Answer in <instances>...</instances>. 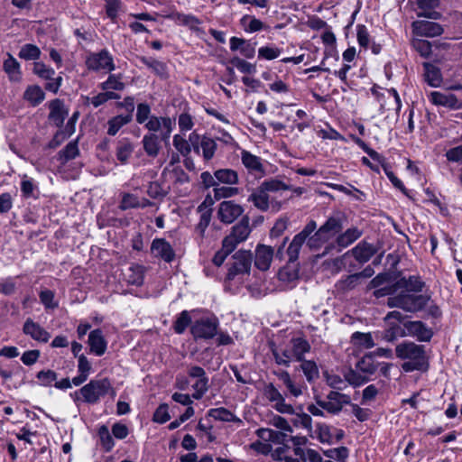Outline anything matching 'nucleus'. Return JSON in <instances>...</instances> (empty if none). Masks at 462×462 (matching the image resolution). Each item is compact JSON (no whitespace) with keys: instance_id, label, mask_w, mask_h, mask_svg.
<instances>
[{"instance_id":"nucleus-1","label":"nucleus","mask_w":462,"mask_h":462,"mask_svg":"<svg viewBox=\"0 0 462 462\" xmlns=\"http://www.w3.org/2000/svg\"><path fill=\"white\" fill-rule=\"evenodd\" d=\"M395 355L404 360L402 369L405 373L413 371L426 372L430 367L425 346L411 341H403L395 347Z\"/></svg>"},{"instance_id":"nucleus-2","label":"nucleus","mask_w":462,"mask_h":462,"mask_svg":"<svg viewBox=\"0 0 462 462\" xmlns=\"http://www.w3.org/2000/svg\"><path fill=\"white\" fill-rule=\"evenodd\" d=\"M343 229V218L340 216H333L315 230L307 241V246L310 250H318L326 243L339 234Z\"/></svg>"},{"instance_id":"nucleus-3","label":"nucleus","mask_w":462,"mask_h":462,"mask_svg":"<svg viewBox=\"0 0 462 462\" xmlns=\"http://www.w3.org/2000/svg\"><path fill=\"white\" fill-rule=\"evenodd\" d=\"M430 297L423 294H413L405 291L390 296L387 299V305L390 308H399L407 312H418L429 302Z\"/></svg>"},{"instance_id":"nucleus-4","label":"nucleus","mask_w":462,"mask_h":462,"mask_svg":"<svg viewBox=\"0 0 462 462\" xmlns=\"http://www.w3.org/2000/svg\"><path fill=\"white\" fill-rule=\"evenodd\" d=\"M253 262V254L247 250H238L231 258L228 263L226 280L233 281L237 276L249 274Z\"/></svg>"},{"instance_id":"nucleus-5","label":"nucleus","mask_w":462,"mask_h":462,"mask_svg":"<svg viewBox=\"0 0 462 462\" xmlns=\"http://www.w3.org/2000/svg\"><path fill=\"white\" fill-rule=\"evenodd\" d=\"M111 382L107 378L91 380L80 388L79 393L85 402L97 403L101 397L108 394Z\"/></svg>"},{"instance_id":"nucleus-6","label":"nucleus","mask_w":462,"mask_h":462,"mask_svg":"<svg viewBox=\"0 0 462 462\" xmlns=\"http://www.w3.org/2000/svg\"><path fill=\"white\" fill-rule=\"evenodd\" d=\"M317 229V223L315 220H310L303 229L294 236L292 241L289 245L286 254L289 257V263H295L300 252V249L304 243L307 244V241L310 236Z\"/></svg>"},{"instance_id":"nucleus-7","label":"nucleus","mask_w":462,"mask_h":462,"mask_svg":"<svg viewBox=\"0 0 462 462\" xmlns=\"http://www.w3.org/2000/svg\"><path fill=\"white\" fill-rule=\"evenodd\" d=\"M317 404L328 413L336 415L342 411L344 405L351 404L349 395L337 391H330L326 400L317 399Z\"/></svg>"},{"instance_id":"nucleus-8","label":"nucleus","mask_w":462,"mask_h":462,"mask_svg":"<svg viewBox=\"0 0 462 462\" xmlns=\"http://www.w3.org/2000/svg\"><path fill=\"white\" fill-rule=\"evenodd\" d=\"M175 125L174 121L167 116H152L145 123L144 127L150 132L156 134L160 132L161 140L168 143Z\"/></svg>"},{"instance_id":"nucleus-9","label":"nucleus","mask_w":462,"mask_h":462,"mask_svg":"<svg viewBox=\"0 0 462 462\" xmlns=\"http://www.w3.org/2000/svg\"><path fill=\"white\" fill-rule=\"evenodd\" d=\"M86 66L89 70L94 71L115 69L113 57L105 49L99 52L90 53L86 59Z\"/></svg>"},{"instance_id":"nucleus-10","label":"nucleus","mask_w":462,"mask_h":462,"mask_svg":"<svg viewBox=\"0 0 462 462\" xmlns=\"http://www.w3.org/2000/svg\"><path fill=\"white\" fill-rule=\"evenodd\" d=\"M217 319L202 318L195 321L190 331L195 338L209 339L217 335Z\"/></svg>"},{"instance_id":"nucleus-11","label":"nucleus","mask_w":462,"mask_h":462,"mask_svg":"<svg viewBox=\"0 0 462 462\" xmlns=\"http://www.w3.org/2000/svg\"><path fill=\"white\" fill-rule=\"evenodd\" d=\"M249 217L244 216L242 219L232 227L231 233L223 241L230 246L236 248L237 245L245 241L250 235Z\"/></svg>"},{"instance_id":"nucleus-12","label":"nucleus","mask_w":462,"mask_h":462,"mask_svg":"<svg viewBox=\"0 0 462 462\" xmlns=\"http://www.w3.org/2000/svg\"><path fill=\"white\" fill-rule=\"evenodd\" d=\"M244 208L234 200H224L218 205L217 218L224 224H232L243 215Z\"/></svg>"},{"instance_id":"nucleus-13","label":"nucleus","mask_w":462,"mask_h":462,"mask_svg":"<svg viewBox=\"0 0 462 462\" xmlns=\"http://www.w3.org/2000/svg\"><path fill=\"white\" fill-rule=\"evenodd\" d=\"M403 327L406 336L416 337L420 342H429L433 337L432 329L422 321H406L403 323Z\"/></svg>"},{"instance_id":"nucleus-14","label":"nucleus","mask_w":462,"mask_h":462,"mask_svg":"<svg viewBox=\"0 0 462 462\" xmlns=\"http://www.w3.org/2000/svg\"><path fill=\"white\" fill-rule=\"evenodd\" d=\"M377 248L365 241L358 243L354 248L347 251L342 259H346L347 256L352 255L359 263H365L368 262L375 254Z\"/></svg>"},{"instance_id":"nucleus-15","label":"nucleus","mask_w":462,"mask_h":462,"mask_svg":"<svg viewBox=\"0 0 462 462\" xmlns=\"http://www.w3.org/2000/svg\"><path fill=\"white\" fill-rule=\"evenodd\" d=\"M413 33L421 37H437L443 33V27L435 22L418 20L411 23Z\"/></svg>"},{"instance_id":"nucleus-16","label":"nucleus","mask_w":462,"mask_h":462,"mask_svg":"<svg viewBox=\"0 0 462 462\" xmlns=\"http://www.w3.org/2000/svg\"><path fill=\"white\" fill-rule=\"evenodd\" d=\"M23 332L24 335L29 336L32 339L40 343H47L51 338V334L31 318H28L24 321Z\"/></svg>"},{"instance_id":"nucleus-17","label":"nucleus","mask_w":462,"mask_h":462,"mask_svg":"<svg viewBox=\"0 0 462 462\" xmlns=\"http://www.w3.org/2000/svg\"><path fill=\"white\" fill-rule=\"evenodd\" d=\"M152 254L166 263H171L175 258V252L171 244L164 238H155L151 245Z\"/></svg>"},{"instance_id":"nucleus-18","label":"nucleus","mask_w":462,"mask_h":462,"mask_svg":"<svg viewBox=\"0 0 462 462\" xmlns=\"http://www.w3.org/2000/svg\"><path fill=\"white\" fill-rule=\"evenodd\" d=\"M273 258V249L270 245H258L255 249L254 265L261 271L270 268Z\"/></svg>"},{"instance_id":"nucleus-19","label":"nucleus","mask_w":462,"mask_h":462,"mask_svg":"<svg viewBox=\"0 0 462 462\" xmlns=\"http://www.w3.org/2000/svg\"><path fill=\"white\" fill-rule=\"evenodd\" d=\"M241 161L243 165L250 173H254L259 177H263L265 174L260 157L251 153L248 151L243 150L241 152Z\"/></svg>"},{"instance_id":"nucleus-20","label":"nucleus","mask_w":462,"mask_h":462,"mask_svg":"<svg viewBox=\"0 0 462 462\" xmlns=\"http://www.w3.org/2000/svg\"><path fill=\"white\" fill-rule=\"evenodd\" d=\"M416 4L420 9L417 13L418 17H424L432 20H439L442 17V14L435 11L434 9L439 5V0H415Z\"/></svg>"},{"instance_id":"nucleus-21","label":"nucleus","mask_w":462,"mask_h":462,"mask_svg":"<svg viewBox=\"0 0 462 462\" xmlns=\"http://www.w3.org/2000/svg\"><path fill=\"white\" fill-rule=\"evenodd\" d=\"M50 110L49 119L55 126L60 127L68 116V110L65 108L63 102L60 99L52 100L50 103Z\"/></svg>"},{"instance_id":"nucleus-22","label":"nucleus","mask_w":462,"mask_h":462,"mask_svg":"<svg viewBox=\"0 0 462 462\" xmlns=\"http://www.w3.org/2000/svg\"><path fill=\"white\" fill-rule=\"evenodd\" d=\"M160 134L154 133H148L143 137V147L145 153L152 158H155L158 156L160 150L162 148Z\"/></svg>"},{"instance_id":"nucleus-23","label":"nucleus","mask_w":462,"mask_h":462,"mask_svg":"<svg viewBox=\"0 0 462 462\" xmlns=\"http://www.w3.org/2000/svg\"><path fill=\"white\" fill-rule=\"evenodd\" d=\"M88 343L91 352H93L97 356L105 354L106 350V341L101 329L97 328L92 330L88 335Z\"/></svg>"},{"instance_id":"nucleus-24","label":"nucleus","mask_w":462,"mask_h":462,"mask_svg":"<svg viewBox=\"0 0 462 462\" xmlns=\"http://www.w3.org/2000/svg\"><path fill=\"white\" fill-rule=\"evenodd\" d=\"M230 50L232 51H239L240 53L247 59L254 58L255 54V47L254 43L236 36L230 39Z\"/></svg>"},{"instance_id":"nucleus-25","label":"nucleus","mask_w":462,"mask_h":462,"mask_svg":"<svg viewBox=\"0 0 462 462\" xmlns=\"http://www.w3.org/2000/svg\"><path fill=\"white\" fill-rule=\"evenodd\" d=\"M290 346L292 350V356L295 361H303L305 354L311 349L310 344L302 337H292L290 340Z\"/></svg>"},{"instance_id":"nucleus-26","label":"nucleus","mask_w":462,"mask_h":462,"mask_svg":"<svg viewBox=\"0 0 462 462\" xmlns=\"http://www.w3.org/2000/svg\"><path fill=\"white\" fill-rule=\"evenodd\" d=\"M138 60L161 79H166L168 77L167 65L164 62L145 56L138 57Z\"/></svg>"},{"instance_id":"nucleus-27","label":"nucleus","mask_w":462,"mask_h":462,"mask_svg":"<svg viewBox=\"0 0 462 462\" xmlns=\"http://www.w3.org/2000/svg\"><path fill=\"white\" fill-rule=\"evenodd\" d=\"M430 100L435 105L449 108H458L460 106L457 98L453 94H443L434 91L430 94Z\"/></svg>"},{"instance_id":"nucleus-28","label":"nucleus","mask_w":462,"mask_h":462,"mask_svg":"<svg viewBox=\"0 0 462 462\" xmlns=\"http://www.w3.org/2000/svg\"><path fill=\"white\" fill-rule=\"evenodd\" d=\"M361 236V230L357 227H351L337 236L336 244L339 248H346L356 241Z\"/></svg>"},{"instance_id":"nucleus-29","label":"nucleus","mask_w":462,"mask_h":462,"mask_svg":"<svg viewBox=\"0 0 462 462\" xmlns=\"http://www.w3.org/2000/svg\"><path fill=\"white\" fill-rule=\"evenodd\" d=\"M248 201L253 202L254 206L262 211H266L269 208V196L263 189L259 186L248 197Z\"/></svg>"},{"instance_id":"nucleus-30","label":"nucleus","mask_w":462,"mask_h":462,"mask_svg":"<svg viewBox=\"0 0 462 462\" xmlns=\"http://www.w3.org/2000/svg\"><path fill=\"white\" fill-rule=\"evenodd\" d=\"M424 77L427 83L434 88L440 86L442 82V76L440 69L431 63L424 62Z\"/></svg>"},{"instance_id":"nucleus-31","label":"nucleus","mask_w":462,"mask_h":462,"mask_svg":"<svg viewBox=\"0 0 462 462\" xmlns=\"http://www.w3.org/2000/svg\"><path fill=\"white\" fill-rule=\"evenodd\" d=\"M271 352L275 360V363L279 365H284L289 367L291 361L294 360L292 356L291 347L285 349H279L274 344L271 346Z\"/></svg>"},{"instance_id":"nucleus-32","label":"nucleus","mask_w":462,"mask_h":462,"mask_svg":"<svg viewBox=\"0 0 462 462\" xmlns=\"http://www.w3.org/2000/svg\"><path fill=\"white\" fill-rule=\"evenodd\" d=\"M7 56V59L4 61V70L10 80L19 81L21 79L20 64L10 53Z\"/></svg>"},{"instance_id":"nucleus-33","label":"nucleus","mask_w":462,"mask_h":462,"mask_svg":"<svg viewBox=\"0 0 462 462\" xmlns=\"http://www.w3.org/2000/svg\"><path fill=\"white\" fill-rule=\"evenodd\" d=\"M133 119L132 115H118L110 118L107 122V134L114 136L125 125L129 124Z\"/></svg>"},{"instance_id":"nucleus-34","label":"nucleus","mask_w":462,"mask_h":462,"mask_svg":"<svg viewBox=\"0 0 462 462\" xmlns=\"http://www.w3.org/2000/svg\"><path fill=\"white\" fill-rule=\"evenodd\" d=\"M168 17L181 25L189 26L192 30H197L199 24H200L199 19L193 14L173 12Z\"/></svg>"},{"instance_id":"nucleus-35","label":"nucleus","mask_w":462,"mask_h":462,"mask_svg":"<svg viewBox=\"0 0 462 462\" xmlns=\"http://www.w3.org/2000/svg\"><path fill=\"white\" fill-rule=\"evenodd\" d=\"M398 286L401 288H405L408 292H421L424 287V282L420 279L419 276H410L409 278H402L397 282Z\"/></svg>"},{"instance_id":"nucleus-36","label":"nucleus","mask_w":462,"mask_h":462,"mask_svg":"<svg viewBox=\"0 0 462 462\" xmlns=\"http://www.w3.org/2000/svg\"><path fill=\"white\" fill-rule=\"evenodd\" d=\"M134 151V144L129 139H122L116 147V159L123 164L126 163Z\"/></svg>"},{"instance_id":"nucleus-37","label":"nucleus","mask_w":462,"mask_h":462,"mask_svg":"<svg viewBox=\"0 0 462 462\" xmlns=\"http://www.w3.org/2000/svg\"><path fill=\"white\" fill-rule=\"evenodd\" d=\"M300 362V368L309 383H312L319 377V367L315 361L303 359Z\"/></svg>"},{"instance_id":"nucleus-38","label":"nucleus","mask_w":462,"mask_h":462,"mask_svg":"<svg viewBox=\"0 0 462 462\" xmlns=\"http://www.w3.org/2000/svg\"><path fill=\"white\" fill-rule=\"evenodd\" d=\"M198 211L200 213V218L196 226V229L198 232H199L200 236H203L207 227L210 223L212 209L207 208L206 201H204L198 207Z\"/></svg>"},{"instance_id":"nucleus-39","label":"nucleus","mask_w":462,"mask_h":462,"mask_svg":"<svg viewBox=\"0 0 462 462\" xmlns=\"http://www.w3.org/2000/svg\"><path fill=\"white\" fill-rule=\"evenodd\" d=\"M208 415L220 421L242 422L238 417L224 407L210 409Z\"/></svg>"},{"instance_id":"nucleus-40","label":"nucleus","mask_w":462,"mask_h":462,"mask_svg":"<svg viewBox=\"0 0 462 462\" xmlns=\"http://www.w3.org/2000/svg\"><path fill=\"white\" fill-rule=\"evenodd\" d=\"M215 177L217 184L223 183L227 185H235L238 183V174L231 169H220L215 171Z\"/></svg>"},{"instance_id":"nucleus-41","label":"nucleus","mask_w":462,"mask_h":462,"mask_svg":"<svg viewBox=\"0 0 462 462\" xmlns=\"http://www.w3.org/2000/svg\"><path fill=\"white\" fill-rule=\"evenodd\" d=\"M360 282V274L354 273L347 275L346 278L339 280L335 287L340 292H346L354 290Z\"/></svg>"},{"instance_id":"nucleus-42","label":"nucleus","mask_w":462,"mask_h":462,"mask_svg":"<svg viewBox=\"0 0 462 462\" xmlns=\"http://www.w3.org/2000/svg\"><path fill=\"white\" fill-rule=\"evenodd\" d=\"M144 269L142 265L134 264L129 267L126 274L128 283L135 286H141L143 283Z\"/></svg>"},{"instance_id":"nucleus-43","label":"nucleus","mask_w":462,"mask_h":462,"mask_svg":"<svg viewBox=\"0 0 462 462\" xmlns=\"http://www.w3.org/2000/svg\"><path fill=\"white\" fill-rule=\"evenodd\" d=\"M377 365L374 361V354L369 353L365 355L357 363H356V369H358L360 372L367 374H373L375 373L377 369Z\"/></svg>"},{"instance_id":"nucleus-44","label":"nucleus","mask_w":462,"mask_h":462,"mask_svg":"<svg viewBox=\"0 0 462 462\" xmlns=\"http://www.w3.org/2000/svg\"><path fill=\"white\" fill-rule=\"evenodd\" d=\"M45 94L39 86H30L23 94V98L35 106L44 99Z\"/></svg>"},{"instance_id":"nucleus-45","label":"nucleus","mask_w":462,"mask_h":462,"mask_svg":"<svg viewBox=\"0 0 462 462\" xmlns=\"http://www.w3.org/2000/svg\"><path fill=\"white\" fill-rule=\"evenodd\" d=\"M79 154L77 141L69 142L64 149L60 150L58 153L59 160L61 163H65L72 159H75Z\"/></svg>"},{"instance_id":"nucleus-46","label":"nucleus","mask_w":462,"mask_h":462,"mask_svg":"<svg viewBox=\"0 0 462 462\" xmlns=\"http://www.w3.org/2000/svg\"><path fill=\"white\" fill-rule=\"evenodd\" d=\"M351 342L357 346L369 349L374 346V339L370 333L355 332L351 336Z\"/></svg>"},{"instance_id":"nucleus-47","label":"nucleus","mask_w":462,"mask_h":462,"mask_svg":"<svg viewBox=\"0 0 462 462\" xmlns=\"http://www.w3.org/2000/svg\"><path fill=\"white\" fill-rule=\"evenodd\" d=\"M200 148L202 149L203 158L206 161H209L214 157L217 143L213 139L208 136H203L200 142Z\"/></svg>"},{"instance_id":"nucleus-48","label":"nucleus","mask_w":462,"mask_h":462,"mask_svg":"<svg viewBox=\"0 0 462 462\" xmlns=\"http://www.w3.org/2000/svg\"><path fill=\"white\" fill-rule=\"evenodd\" d=\"M323 377L326 383L334 389V391H342L346 388L344 380L337 374H330L328 371L323 372Z\"/></svg>"},{"instance_id":"nucleus-49","label":"nucleus","mask_w":462,"mask_h":462,"mask_svg":"<svg viewBox=\"0 0 462 462\" xmlns=\"http://www.w3.org/2000/svg\"><path fill=\"white\" fill-rule=\"evenodd\" d=\"M406 337L405 328H402L398 324H394L387 328L383 335V338L387 342H393L398 337Z\"/></svg>"},{"instance_id":"nucleus-50","label":"nucleus","mask_w":462,"mask_h":462,"mask_svg":"<svg viewBox=\"0 0 462 462\" xmlns=\"http://www.w3.org/2000/svg\"><path fill=\"white\" fill-rule=\"evenodd\" d=\"M345 380L352 386L358 387L369 381V377L357 373L353 369H349L344 375Z\"/></svg>"},{"instance_id":"nucleus-51","label":"nucleus","mask_w":462,"mask_h":462,"mask_svg":"<svg viewBox=\"0 0 462 462\" xmlns=\"http://www.w3.org/2000/svg\"><path fill=\"white\" fill-rule=\"evenodd\" d=\"M191 323V318L189 311L183 310L173 324V328L177 334H182Z\"/></svg>"},{"instance_id":"nucleus-52","label":"nucleus","mask_w":462,"mask_h":462,"mask_svg":"<svg viewBox=\"0 0 462 462\" xmlns=\"http://www.w3.org/2000/svg\"><path fill=\"white\" fill-rule=\"evenodd\" d=\"M40 55V49L33 44H25L21 48L19 51V57L26 60H37L39 59Z\"/></svg>"},{"instance_id":"nucleus-53","label":"nucleus","mask_w":462,"mask_h":462,"mask_svg":"<svg viewBox=\"0 0 462 462\" xmlns=\"http://www.w3.org/2000/svg\"><path fill=\"white\" fill-rule=\"evenodd\" d=\"M260 186L267 193L290 189L289 186H287L284 182H282L279 180H276V179L266 180L263 182H262V184Z\"/></svg>"},{"instance_id":"nucleus-54","label":"nucleus","mask_w":462,"mask_h":462,"mask_svg":"<svg viewBox=\"0 0 462 462\" xmlns=\"http://www.w3.org/2000/svg\"><path fill=\"white\" fill-rule=\"evenodd\" d=\"M98 436L100 438V442L103 447V448L108 452L110 451L114 445V439L112 438V435L110 434L108 428L106 426H101L98 430Z\"/></svg>"},{"instance_id":"nucleus-55","label":"nucleus","mask_w":462,"mask_h":462,"mask_svg":"<svg viewBox=\"0 0 462 462\" xmlns=\"http://www.w3.org/2000/svg\"><path fill=\"white\" fill-rule=\"evenodd\" d=\"M238 191L239 189L235 187H219L218 185L213 189L216 200L234 197L238 194Z\"/></svg>"},{"instance_id":"nucleus-56","label":"nucleus","mask_w":462,"mask_h":462,"mask_svg":"<svg viewBox=\"0 0 462 462\" xmlns=\"http://www.w3.org/2000/svg\"><path fill=\"white\" fill-rule=\"evenodd\" d=\"M234 247L227 245V242L222 241V247L220 250H218L214 257H213V263L217 266H220L223 264L226 257L234 251Z\"/></svg>"},{"instance_id":"nucleus-57","label":"nucleus","mask_w":462,"mask_h":462,"mask_svg":"<svg viewBox=\"0 0 462 462\" xmlns=\"http://www.w3.org/2000/svg\"><path fill=\"white\" fill-rule=\"evenodd\" d=\"M411 45L424 58H428L431 54V44L426 40L414 39L411 42Z\"/></svg>"},{"instance_id":"nucleus-58","label":"nucleus","mask_w":462,"mask_h":462,"mask_svg":"<svg viewBox=\"0 0 462 462\" xmlns=\"http://www.w3.org/2000/svg\"><path fill=\"white\" fill-rule=\"evenodd\" d=\"M136 208H139V198L132 193H124L119 208L122 210H127Z\"/></svg>"},{"instance_id":"nucleus-59","label":"nucleus","mask_w":462,"mask_h":462,"mask_svg":"<svg viewBox=\"0 0 462 462\" xmlns=\"http://www.w3.org/2000/svg\"><path fill=\"white\" fill-rule=\"evenodd\" d=\"M299 278V269L297 266H290L282 268L279 272V279L282 282H291Z\"/></svg>"},{"instance_id":"nucleus-60","label":"nucleus","mask_w":462,"mask_h":462,"mask_svg":"<svg viewBox=\"0 0 462 462\" xmlns=\"http://www.w3.org/2000/svg\"><path fill=\"white\" fill-rule=\"evenodd\" d=\"M192 388L195 390L192 397L196 400H199L208 390V376H204L200 379H198L197 382L192 385Z\"/></svg>"},{"instance_id":"nucleus-61","label":"nucleus","mask_w":462,"mask_h":462,"mask_svg":"<svg viewBox=\"0 0 462 462\" xmlns=\"http://www.w3.org/2000/svg\"><path fill=\"white\" fill-rule=\"evenodd\" d=\"M33 73L44 79H52L53 76L55 75L54 69L47 67L42 62H34Z\"/></svg>"},{"instance_id":"nucleus-62","label":"nucleus","mask_w":462,"mask_h":462,"mask_svg":"<svg viewBox=\"0 0 462 462\" xmlns=\"http://www.w3.org/2000/svg\"><path fill=\"white\" fill-rule=\"evenodd\" d=\"M100 88L102 90H123L125 88V83L120 80L118 77L116 75H110L108 79L100 84Z\"/></svg>"},{"instance_id":"nucleus-63","label":"nucleus","mask_w":462,"mask_h":462,"mask_svg":"<svg viewBox=\"0 0 462 462\" xmlns=\"http://www.w3.org/2000/svg\"><path fill=\"white\" fill-rule=\"evenodd\" d=\"M173 145L176 150L184 157L189 156L191 152V147L189 142L179 134L174 135Z\"/></svg>"},{"instance_id":"nucleus-64","label":"nucleus","mask_w":462,"mask_h":462,"mask_svg":"<svg viewBox=\"0 0 462 462\" xmlns=\"http://www.w3.org/2000/svg\"><path fill=\"white\" fill-rule=\"evenodd\" d=\"M263 393L265 398L271 402L281 401L283 396L273 383H266L263 387Z\"/></svg>"}]
</instances>
